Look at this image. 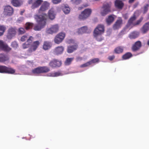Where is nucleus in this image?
Instances as JSON below:
<instances>
[{
  "label": "nucleus",
  "instance_id": "aec40b11",
  "mask_svg": "<svg viewBox=\"0 0 149 149\" xmlns=\"http://www.w3.org/2000/svg\"><path fill=\"white\" fill-rule=\"evenodd\" d=\"M115 7L119 9H122L124 6V3L120 0H116L114 2Z\"/></svg>",
  "mask_w": 149,
  "mask_h": 149
},
{
  "label": "nucleus",
  "instance_id": "c03bdc74",
  "mask_svg": "<svg viewBox=\"0 0 149 149\" xmlns=\"http://www.w3.org/2000/svg\"><path fill=\"white\" fill-rule=\"evenodd\" d=\"M27 38V37L26 36L24 35L21 38V40L22 42L26 40Z\"/></svg>",
  "mask_w": 149,
  "mask_h": 149
},
{
  "label": "nucleus",
  "instance_id": "6ab92c4d",
  "mask_svg": "<svg viewBox=\"0 0 149 149\" xmlns=\"http://www.w3.org/2000/svg\"><path fill=\"white\" fill-rule=\"evenodd\" d=\"M64 48L62 46H58L56 47L53 51L54 54L56 55H58L62 54L64 51Z\"/></svg>",
  "mask_w": 149,
  "mask_h": 149
},
{
  "label": "nucleus",
  "instance_id": "f3484780",
  "mask_svg": "<svg viewBox=\"0 0 149 149\" xmlns=\"http://www.w3.org/2000/svg\"><path fill=\"white\" fill-rule=\"evenodd\" d=\"M104 26L102 24H99L94 29L93 33L95 34L98 33L102 34L104 32Z\"/></svg>",
  "mask_w": 149,
  "mask_h": 149
},
{
  "label": "nucleus",
  "instance_id": "ea45409f",
  "mask_svg": "<svg viewBox=\"0 0 149 149\" xmlns=\"http://www.w3.org/2000/svg\"><path fill=\"white\" fill-rule=\"evenodd\" d=\"M62 75V73L60 72H56L52 74V77H56Z\"/></svg>",
  "mask_w": 149,
  "mask_h": 149
},
{
  "label": "nucleus",
  "instance_id": "3c124183",
  "mask_svg": "<svg viewBox=\"0 0 149 149\" xmlns=\"http://www.w3.org/2000/svg\"><path fill=\"white\" fill-rule=\"evenodd\" d=\"M82 60V58L81 57H77L76 58V60L77 61H80Z\"/></svg>",
  "mask_w": 149,
  "mask_h": 149
},
{
  "label": "nucleus",
  "instance_id": "c756f323",
  "mask_svg": "<svg viewBox=\"0 0 149 149\" xmlns=\"http://www.w3.org/2000/svg\"><path fill=\"white\" fill-rule=\"evenodd\" d=\"M124 48L122 46H118L116 47L114 50V52L117 54L122 53L123 51Z\"/></svg>",
  "mask_w": 149,
  "mask_h": 149
},
{
  "label": "nucleus",
  "instance_id": "f704fd0d",
  "mask_svg": "<svg viewBox=\"0 0 149 149\" xmlns=\"http://www.w3.org/2000/svg\"><path fill=\"white\" fill-rule=\"evenodd\" d=\"M74 58H67L66 59V61H65L64 63L66 65H68L71 64L72 62L74 60Z\"/></svg>",
  "mask_w": 149,
  "mask_h": 149
},
{
  "label": "nucleus",
  "instance_id": "c9c22d12",
  "mask_svg": "<svg viewBox=\"0 0 149 149\" xmlns=\"http://www.w3.org/2000/svg\"><path fill=\"white\" fill-rule=\"evenodd\" d=\"M149 7V4H146L142 8L143 9L142 12L143 14H146L147 13Z\"/></svg>",
  "mask_w": 149,
  "mask_h": 149
},
{
  "label": "nucleus",
  "instance_id": "cd10ccee",
  "mask_svg": "<svg viewBox=\"0 0 149 149\" xmlns=\"http://www.w3.org/2000/svg\"><path fill=\"white\" fill-rule=\"evenodd\" d=\"M149 30V22L146 23L143 26L141 31L143 33H146Z\"/></svg>",
  "mask_w": 149,
  "mask_h": 149
},
{
  "label": "nucleus",
  "instance_id": "7ed1b4c3",
  "mask_svg": "<svg viewBox=\"0 0 149 149\" xmlns=\"http://www.w3.org/2000/svg\"><path fill=\"white\" fill-rule=\"evenodd\" d=\"M50 71L49 68L47 66L39 67L32 70V72L34 74H37L41 73H46Z\"/></svg>",
  "mask_w": 149,
  "mask_h": 149
},
{
  "label": "nucleus",
  "instance_id": "a19ab883",
  "mask_svg": "<svg viewBox=\"0 0 149 149\" xmlns=\"http://www.w3.org/2000/svg\"><path fill=\"white\" fill-rule=\"evenodd\" d=\"M90 65H91L89 61L84 64H83L81 65L80 66V67L82 68L87 67H88V66H89Z\"/></svg>",
  "mask_w": 149,
  "mask_h": 149
},
{
  "label": "nucleus",
  "instance_id": "a211bd4d",
  "mask_svg": "<svg viewBox=\"0 0 149 149\" xmlns=\"http://www.w3.org/2000/svg\"><path fill=\"white\" fill-rule=\"evenodd\" d=\"M40 44V42L39 41H36L33 42L31 47L29 49V52H31L35 51L38 47Z\"/></svg>",
  "mask_w": 149,
  "mask_h": 149
},
{
  "label": "nucleus",
  "instance_id": "58836bf2",
  "mask_svg": "<svg viewBox=\"0 0 149 149\" xmlns=\"http://www.w3.org/2000/svg\"><path fill=\"white\" fill-rule=\"evenodd\" d=\"M89 61L90 64L91 65L93 63H98L99 61V59L98 58H95L92 59Z\"/></svg>",
  "mask_w": 149,
  "mask_h": 149
},
{
  "label": "nucleus",
  "instance_id": "7c9ffc66",
  "mask_svg": "<svg viewBox=\"0 0 149 149\" xmlns=\"http://www.w3.org/2000/svg\"><path fill=\"white\" fill-rule=\"evenodd\" d=\"M102 34L98 33L95 34L93 33V36L97 41L101 42L104 40V38L101 36Z\"/></svg>",
  "mask_w": 149,
  "mask_h": 149
},
{
  "label": "nucleus",
  "instance_id": "2eb2a0df",
  "mask_svg": "<svg viewBox=\"0 0 149 149\" xmlns=\"http://www.w3.org/2000/svg\"><path fill=\"white\" fill-rule=\"evenodd\" d=\"M0 49L5 52H9L11 49L6 42L2 40H0Z\"/></svg>",
  "mask_w": 149,
  "mask_h": 149
},
{
  "label": "nucleus",
  "instance_id": "f8f14e48",
  "mask_svg": "<svg viewBox=\"0 0 149 149\" xmlns=\"http://www.w3.org/2000/svg\"><path fill=\"white\" fill-rule=\"evenodd\" d=\"M62 63L61 61L54 59L50 61L49 65L52 68L59 67L61 65Z\"/></svg>",
  "mask_w": 149,
  "mask_h": 149
},
{
  "label": "nucleus",
  "instance_id": "473e14b6",
  "mask_svg": "<svg viewBox=\"0 0 149 149\" xmlns=\"http://www.w3.org/2000/svg\"><path fill=\"white\" fill-rule=\"evenodd\" d=\"M87 27L86 26H84L79 29L78 31V33L79 34H82L87 32Z\"/></svg>",
  "mask_w": 149,
  "mask_h": 149
},
{
  "label": "nucleus",
  "instance_id": "603ef678",
  "mask_svg": "<svg viewBox=\"0 0 149 149\" xmlns=\"http://www.w3.org/2000/svg\"><path fill=\"white\" fill-rule=\"evenodd\" d=\"M123 17L125 19H127L128 18V16L127 15V14H124L123 15Z\"/></svg>",
  "mask_w": 149,
  "mask_h": 149
},
{
  "label": "nucleus",
  "instance_id": "9b49d317",
  "mask_svg": "<svg viewBox=\"0 0 149 149\" xmlns=\"http://www.w3.org/2000/svg\"><path fill=\"white\" fill-rule=\"evenodd\" d=\"M14 13V9L12 7L9 5H8L4 7L3 13L4 15L10 16L13 15Z\"/></svg>",
  "mask_w": 149,
  "mask_h": 149
},
{
  "label": "nucleus",
  "instance_id": "4468645a",
  "mask_svg": "<svg viewBox=\"0 0 149 149\" xmlns=\"http://www.w3.org/2000/svg\"><path fill=\"white\" fill-rule=\"evenodd\" d=\"M59 27L58 24L52 25L46 30V33L49 34L55 33L58 31Z\"/></svg>",
  "mask_w": 149,
  "mask_h": 149
},
{
  "label": "nucleus",
  "instance_id": "4c0bfd02",
  "mask_svg": "<svg viewBox=\"0 0 149 149\" xmlns=\"http://www.w3.org/2000/svg\"><path fill=\"white\" fill-rule=\"evenodd\" d=\"M18 32L19 34L22 35L24 34L26 32V31L24 28L20 27L18 29Z\"/></svg>",
  "mask_w": 149,
  "mask_h": 149
},
{
  "label": "nucleus",
  "instance_id": "39448f33",
  "mask_svg": "<svg viewBox=\"0 0 149 149\" xmlns=\"http://www.w3.org/2000/svg\"><path fill=\"white\" fill-rule=\"evenodd\" d=\"M43 2L42 0H29L28 3L31 5V8L34 9L38 8Z\"/></svg>",
  "mask_w": 149,
  "mask_h": 149
},
{
  "label": "nucleus",
  "instance_id": "ddd939ff",
  "mask_svg": "<svg viewBox=\"0 0 149 149\" xmlns=\"http://www.w3.org/2000/svg\"><path fill=\"white\" fill-rule=\"evenodd\" d=\"M65 36V33L62 32L59 33L55 37L54 39V42L56 44H59L63 40Z\"/></svg>",
  "mask_w": 149,
  "mask_h": 149
},
{
  "label": "nucleus",
  "instance_id": "79ce46f5",
  "mask_svg": "<svg viewBox=\"0 0 149 149\" xmlns=\"http://www.w3.org/2000/svg\"><path fill=\"white\" fill-rule=\"evenodd\" d=\"M18 46V44L16 41L13 42L11 44V47L13 48H17Z\"/></svg>",
  "mask_w": 149,
  "mask_h": 149
},
{
  "label": "nucleus",
  "instance_id": "412c9836",
  "mask_svg": "<svg viewBox=\"0 0 149 149\" xmlns=\"http://www.w3.org/2000/svg\"><path fill=\"white\" fill-rule=\"evenodd\" d=\"M9 59L8 55L3 53L0 54V63H3L8 61Z\"/></svg>",
  "mask_w": 149,
  "mask_h": 149
},
{
  "label": "nucleus",
  "instance_id": "f03ea898",
  "mask_svg": "<svg viewBox=\"0 0 149 149\" xmlns=\"http://www.w3.org/2000/svg\"><path fill=\"white\" fill-rule=\"evenodd\" d=\"M136 19V15L134 13L128 20L126 26V27L127 28H128L131 26L130 28H131L133 26L139 25L143 20V17H141L139 19L137 20L136 22H134Z\"/></svg>",
  "mask_w": 149,
  "mask_h": 149
},
{
  "label": "nucleus",
  "instance_id": "1a4fd4ad",
  "mask_svg": "<svg viewBox=\"0 0 149 149\" xmlns=\"http://www.w3.org/2000/svg\"><path fill=\"white\" fill-rule=\"evenodd\" d=\"M16 29L15 27L10 28L8 30L7 38L8 39H12L16 35Z\"/></svg>",
  "mask_w": 149,
  "mask_h": 149
},
{
  "label": "nucleus",
  "instance_id": "5fc2aeb1",
  "mask_svg": "<svg viewBox=\"0 0 149 149\" xmlns=\"http://www.w3.org/2000/svg\"><path fill=\"white\" fill-rule=\"evenodd\" d=\"M147 18L148 19H149V14L148 15Z\"/></svg>",
  "mask_w": 149,
  "mask_h": 149
},
{
  "label": "nucleus",
  "instance_id": "8fccbe9b",
  "mask_svg": "<svg viewBox=\"0 0 149 149\" xmlns=\"http://www.w3.org/2000/svg\"><path fill=\"white\" fill-rule=\"evenodd\" d=\"M33 39V38L32 36H30L29 38L27 40V42H29L30 43H31Z\"/></svg>",
  "mask_w": 149,
  "mask_h": 149
},
{
  "label": "nucleus",
  "instance_id": "09e8293b",
  "mask_svg": "<svg viewBox=\"0 0 149 149\" xmlns=\"http://www.w3.org/2000/svg\"><path fill=\"white\" fill-rule=\"evenodd\" d=\"M29 43L28 44H26V43H24L22 45V47L24 49L26 48L29 47Z\"/></svg>",
  "mask_w": 149,
  "mask_h": 149
},
{
  "label": "nucleus",
  "instance_id": "a18cd8bd",
  "mask_svg": "<svg viewBox=\"0 0 149 149\" xmlns=\"http://www.w3.org/2000/svg\"><path fill=\"white\" fill-rule=\"evenodd\" d=\"M61 0H52V2L54 4H57L60 3Z\"/></svg>",
  "mask_w": 149,
  "mask_h": 149
},
{
  "label": "nucleus",
  "instance_id": "bb28decb",
  "mask_svg": "<svg viewBox=\"0 0 149 149\" xmlns=\"http://www.w3.org/2000/svg\"><path fill=\"white\" fill-rule=\"evenodd\" d=\"M48 15L49 19L53 20L55 17L56 14L54 13L53 8H51L48 11Z\"/></svg>",
  "mask_w": 149,
  "mask_h": 149
},
{
  "label": "nucleus",
  "instance_id": "e433bc0d",
  "mask_svg": "<svg viewBox=\"0 0 149 149\" xmlns=\"http://www.w3.org/2000/svg\"><path fill=\"white\" fill-rule=\"evenodd\" d=\"M6 29V27L4 26H0V36H2Z\"/></svg>",
  "mask_w": 149,
  "mask_h": 149
},
{
  "label": "nucleus",
  "instance_id": "20e7f679",
  "mask_svg": "<svg viewBox=\"0 0 149 149\" xmlns=\"http://www.w3.org/2000/svg\"><path fill=\"white\" fill-rule=\"evenodd\" d=\"M92 13V10L90 8H86L83 11L79 16V19L81 20H84L91 15Z\"/></svg>",
  "mask_w": 149,
  "mask_h": 149
},
{
  "label": "nucleus",
  "instance_id": "49530a36",
  "mask_svg": "<svg viewBox=\"0 0 149 149\" xmlns=\"http://www.w3.org/2000/svg\"><path fill=\"white\" fill-rule=\"evenodd\" d=\"M115 58V56L114 55L109 56L108 59L110 61H112Z\"/></svg>",
  "mask_w": 149,
  "mask_h": 149
},
{
  "label": "nucleus",
  "instance_id": "2f4dec72",
  "mask_svg": "<svg viewBox=\"0 0 149 149\" xmlns=\"http://www.w3.org/2000/svg\"><path fill=\"white\" fill-rule=\"evenodd\" d=\"M63 11L65 14H68L70 11V9L69 6H67L64 5L62 7Z\"/></svg>",
  "mask_w": 149,
  "mask_h": 149
},
{
  "label": "nucleus",
  "instance_id": "de8ad7c7",
  "mask_svg": "<svg viewBox=\"0 0 149 149\" xmlns=\"http://www.w3.org/2000/svg\"><path fill=\"white\" fill-rule=\"evenodd\" d=\"M72 1L76 4H79L81 2V1L80 0H72Z\"/></svg>",
  "mask_w": 149,
  "mask_h": 149
},
{
  "label": "nucleus",
  "instance_id": "6e6552de",
  "mask_svg": "<svg viewBox=\"0 0 149 149\" xmlns=\"http://www.w3.org/2000/svg\"><path fill=\"white\" fill-rule=\"evenodd\" d=\"M38 10L39 13H42L47 10L50 7V3L47 1H43Z\"/></svg>",
  "mask_w": 149,
  "mask_h": 149
},
{
  "label": "nucleus",
  "instance_id": "864d4df0",
  "mask_svg": "<svg viewBox=\"0 0 149 149\" xmlns=\"http://www.w3.org/2000/svg\"><path fill=\"white\" fill-rule=\"evenodd\" d=\"M135 0H129L128 2L129 3H133Z\"/></svg>",
  "mask_w": 149,
  "mask_h": 149
},
{
  "label": "nucleus",
  "instance_id": "9d476101",
  "mask_svg": "<svg viewBox=\"0 0 149 149\" xmlns=\"http://www.w3.org/2000/svg\"><path fill=\"white\" fill-rule=\"evenodd\" d=\"M123 24V20L121 17H118L113 25L112 28L114 30H118L120 28Z\"/></svg>",
  "mask_w": 149,
  "mask_h": 149
},
{
  "label": "nucleus",
  "instance_id": "4d7b16f0",
  "mask_svg": "<svg viewBox=\"0 0 149 149\" xmlns=\"http://www.w3.org/2000/svg\"><path fill=\"white\" fill-rule=\"evenodd\" d=\"M147 44H148V45H149V40H148V42Z\"/></svg>",
  "mask_w": 149,
  "mask_h": 149
},
{
  "label": "nucleus",
  "instance_id": "6e6d98bb",
  "mask_svg": "<svg viewBox=\"0 0 149 149\" xmlns=\"http://www.w3.org/2000/svg\"><path fill=\"white\" fill-rule=\"evenodd\" d=\"M82 8L81 7H79L78 8L79 10H80Z\"/></svg>",
  "mask_w": 149,
  "mask_h": 149
},
{
  "label": "nucleus",
  "instance_id": "393cba45",
  "mask_svg": "<svg viewBox=\"0 0 149 149\" xmlns=\"http://www.w3.org/2000/svg\"><path fill=\"white\" fill-rule=\"evenodd\" d=\"M52 46L51 42L48 41H45L43 45V49L45 50H47L50 49Z\"/></svg>",
  "mask_w": 149,
  "mask_h": 149
},
{
  "label": "nucleus",
  "instance_id": "13d9d810",
  "mask_svg": "<svg viewBox=\"0 0 149 149\" xmlns=\"http://www.w3.org/2000/svg\"><path fill=\"white\" fill-rule=\"evenodd\" d=\"M94 0L95 1H100V0Z\"/></svg>",
  "mask_w": 149,
  "mask_h": 149
},
{
  "label": "nucleus",
  "instance_id": "b1692460",
  "mask_svg": "<svg viewBox=\"0 0 149 149\" xmlns=\"http://www.w3.org/2000/svg\"><path fill=\"white\" fill-rule=\"evenodd\" d=\"M11 3L13 6L16 7L20 6L22 3L20 0H11Z\"/></svg>",
  "mask_w": 149,
  "mask_h": 149
},
{
  "label": "nucleus",
  "instance_id": "a878e982",
  "mask_svg": "<svg viewBox=\"0 0 149 149\" xmlns=\"http://www.w3.org/2000/svg\"><path fill=\"white\" fill-rule=\"evenodd\" d=\"M139 35V32L137 31H134L132 32L129 36V37L130 39H134L137 38Z\"/></svg>",
  "mask_w": 149,
  "mask_h": 149
},
{
  "label": "nucleus",
  "instance_id": "c85d7f7f",
  "mask_svg": "<svg viewBox=\"0 0 149 149\" xmlns=\"http://www.w3.org/2000/svg\"><path fill=\"white\" fill-rule=\"evenodd\" d=\"M133 55L131 53L127 52L123 55L122 56L123 60H126L129 59L132 57Z\"/></svg>",
  "mask_w": 149,
  "mask_h": 149
},
{
  "label": "nucleus",
  "instance_id": "72a5a7b5",
  "mask_svg": "<svg viewBox=\"0 0 149 149\" xmlns=\"http://www.w3.org/2000/svg\"><path fill=\"white\" fill-rule=\"evenodd\" d=\"M33 26V24L29 22H26L25 25V29L26 30H28L31 29Z\"/></svg>",
  "mask_w": 149,
  "mask_h": 149
},
{
  "label": "nucleus",
  "instance_id": "37998d69",
  "mask_svg": "<svg viewBox=\"0 0 149 149\" xmlns=\"http://www.w3.org/2000/svg\"><path fill=\"white\" fill-rule=\"evenodd\" d=\"M125 29L122 30L118 34L119 36H122L125 33Z\"/></svg>",
  "mask_w": 149,
  "mask_h": 149
},
{
  "label": "nucleus",
  "instance_id": "dca6fc26",
  "mask_svg": "<svg viewBox=\"0 0 149 149\" xmlns=\"http://www.w3.org/2000/svg\"><path fill=\"white\" fill-rule=\"evenodd\" d=\"M142 46V44L140 41H137L132 45L131 49L133 52H136L139 50Z\"/></svg>",
  "mask_w": 149,
  "mask_h": 149
},
{
  "label": "nucleus",
  "instance_id": "f257e3e1",
  "mask_svg": "<svg viewBox=\"0 0 149 149\" xmlns=\"http://www.w3.org/2000/svg\"><path fill=\"white\" fill-rule=\"evenodd\" d=\"M47 17V15L46 14L36 15L35 19L37 21L38 24L34 26L33 28L34 30L39 31L43 28L46 25Z\"/></svg>",
  "mask_w": 149,
  "mask_h": 149
},
{
  "label": "nucleus",
  "instance_id": "423d86ee",
  "mask_svg": "<svg viewBox=\"0 0 149 149\" xmlns=\"http://www.w3.org/2000/svg\"><path fill=\"white\" fill-rule=\"evenodd\" d=\"M111 3H107L103 4L102 7V10L101 12L102 16H105L111 12Z\"/></svg>",
  "mask_w": 149,
  "mask_h": 149
},
{
  "label": "nucleus",
  "instance_id": "0eeeda50",
  "mask_svg": "<svg viewBox=\"0 0 149 149\" xmlns=\"http://www.w3.org/2000/svg\"><path fill=\"white\" fill-rule=\"evenodd\" d=\"M15 72V70L5 65H0V73L13 74Z\"/></svg>",
  "mask_w": 149,
  "mask_h": 149
},
{
  "label": "nucleus",
  "instance_id": "5701e85b",
  "mask_svg": "<svg viewBox=\"0 0 149 149\" xmlns=\"http://www.w3.org/2000/svg\"><path fill=\"white\" fill-rule=\"evenodd\" d=\"M78 48V45H72L68 46L67 49V52L69 53H71L76 50Z\"/></svg>",
  "mask_w": 149,
  "mask_h": 149
},
{
  "label": "nucleus",
  "instance_id": "4be33fe9",
  "mask_svg": "<svg viewBox=\"0 0 149 149\" xmlns=\"http://www.w3.org/2000/svg\"><path fill=\"white\" fill-rule=\"evenodd\" d=\"M113 15H111L109 16L106 19V22L108 25H110L113 23L114 20V17Z\"/></svg>",
  "mask_w": 149,
  "mask_h": 149
}]
</instances>
